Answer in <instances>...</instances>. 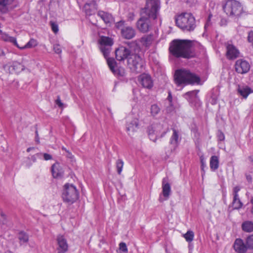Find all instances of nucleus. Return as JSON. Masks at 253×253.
Segmentation results:
<instances>
[{"label": "nucleus", "mask_w": 253, "mask_h": 253, "mask_svg": "<svg viewBox=\"0 0 253 253\" xmlns=\"http://www.w3.org/2000/svg\"><path fill=\"white\" fill-rule=\"evenodd\" d=\"M160 6L158 3L154 1L151 7H145L142 12V16L136 23L137 29L142 33L147 32L151 28V20H155L158 14Z\"/></svg>", "instance_id": "obj_3"}, {"label": "nucleus", "mask_w": 253, "mask_h": 253, "mask_svg": "<svg viewBox=\"0 0 253 253\" xmlns=\"http://www.w3.org/2000/svg\"><path fill=\"white\" fill-rule=\"evenodd\" d=\"M224 11L229 16H238L243 12L241 4L235 0H228L223 7Z\"/></svg>", "instance_id": "obj_8"}, {"label": "nucleus", "mask_w": 253, "mask_h": 253, "mask_svg": "<svg viewBox=\"0 0 253 253\" xmlns=\"http://www.w3.org/2000/svg\"><path fill=\"white\" fill-rule=\"evenodd\" d=\"M240 190V187L238 186H236L234 187L233 189V197H237L239 196L238 192Z\"/></svg>", "instance_id": "obj_43"}, {"label": "nucleus", "mask_w": 253, "mask_h": 253, "mask_svg": "<svg viewBox=\"0 0 253 253\" xmlns=\"http://www.w3.org/2000/svg\"><path fill=\"white\" fill-rule=\"evenodd\" d=\"M178 145V134L175 129L173 130V134L170 138L169 142V149L166 151L168 156H170L175 152Z\"/></svg>", "instance_id": "obj_12"}, {"label": "nucleus", "mask_w": 253, "mask_h": 253, "mask_svg": "<svg viewBox=\"0 0 253 253\" xmlns=\"http://www.w3.org/2000/svg\"><path fill=\"white\" fill-rule=\"evenodd\" d=\"M160 111V108L157 104H153L151 107V113L153 116L157 115Z\"/></svg>", "instance_id": "obj_34"}, {"label": "nucleus", "mask_w": 253, "mask_h": 253, "mask_svg": "<svg viewBox=\"0 0 253 253\" xmlns=\"http://www.w3.org/2000/svg\"><path fill=\"white\" fill-rule=\"evenodd\" d=\"M250 202L253 205V207H252V208L251 209V212L253 214V196H252L251 198Z\"/></svg>", "instance_id": "obj_54"}, {"label": "nucleus", "mask_w": 253, "mask_h": 253, "mask_svg": "<svg viewBox=\"0 0 253 253\" xmlns=\"http://www.w3.org/2000/svg\"><path fill=\"white\" fill-rule=\"evenodd\" d=\"M62 198L64 202L69 204L75 202L79 198V193L76 187L73 184L66 183L64 186Z\"/></svg>", "instance_id": "obj_7"}, {"label": "nucleus", "mask_w": 253, "mask_h": 253, "mask_svg": "<svg viewBox=\"0 0 253 253\" xmlns=\"http://www.w3.org/2000/svg\"><path fill=\"white\" fill-rule=\"evenodd\" d=\"M21 66V65L20 63L14 62L9 67L10 72H18V68L20 69Z\"/></svg>", "instance_id": "obj_35"}, {"label": "nucleus", "mask_w": 253, "mask_h": 253, "mask_svg": "<svg viewBox=\"0 0 253 253\" xmlns=\"http://www.w3.org/2000/svg\"><path fill=\"white\" fill-rule=\"evenodd\" d=\"M0 34L2 35L1 38L3 41L6 42H7L8 41V39L10 37V36H9L7 34L3 33V32L2 34Z\"/></svg>", "instance_id": "obj_49"}, {"label": "nucleus", "mask_w": 253, "mask_h": 253, "mask_svg": "<svg viewBox=\"0 0 253 253\" xmlns=\"http://www.w3.org/2000/svg\"><path fill=\"white\" fill-rule=\"evenodd\" d=\"M167 99L170 102H171L172 101V95H171V93L170 91L169 92V95H168Z\"/></svg>", "instance_id": "obj_52"}, {"label": "nucleus", "mask_w": 253, "mask_h": 253, "mask_svg": "<svg viewBox=\"0 0 253 253\" xmlns=\"http://www.w3.org/2000/svg\"><path fill=\"white\" fill-rule=\"evenodd\" d=\"M246 177L248 182H250L252 181V177L250 174H246Z\"/></svg>", "instance_id": "obj_51"}, {"label": "nucleus", "mask_w": 253, "mask_h": 253, "mask_svg": "<svg viewBox=\"0 0 253 253\" xmlns=\"http://www.w3.org/2000/svg\"><path fill=\"white\" fill-rule=\"evenodd\" d=\"M97 14L105 23H111L113 19L111 14L103 11H98Z\"/></svg>", "instance_id": "obj_24"}, {"label": "nucleus", "mask_w": 253, "mask_h": 253, "mask_svg": "<svg viewBox=\"0 0 253 253\" xmlns=\"http://www.w3.org/2000/svg\"><path fill=\"white\" fill-rule=\"evenodd\" d=\"M38 44V42L37 40L31 39L24 46L21 47V49H24L26 48H32L34 47L37 46Z\"/></svg>", "instance_id": "obj_31"}, {"label": "nucleus", "mask_w": 253, "mask_h": 253, "mask_svg": "<svg viewBox=\"0 0 253 253\" xmlns=\"http://www.w3.org/2000/svg\"><path fill=\"white\" fill-rule=\"evenodd\" d=\"M31 165H32V163H27L26 164V166H27L28 167H30Z\"/></svg>", "instance_id": "obj_56"}, {"label": "nucleus", "mask_w": 253, "mask_h": 253, "mask_svg": "<svg viewBox=\"0 0 253 253\" xmlns=\"http://www.w3.org/2000/svg\"><path fill=\"white\" fill-rule=\"evenodd\" d=\"M248 41L252 43L253 45V31H251L248 33Z\"/></svg>", "instance_id": "obj_42"}, {"label": "nucleus", "mask_w": 253, "mask_h": 253, "mask_svg": "<svg viewBox=\"0 0 253 253\" xmlns=\"http://www.w3.org/2000/svg\"><path fill=\"white\" fill-rule=\"evenodd\" d=\"M207 24H206L205 25V29L207 28Z\"/></svg>", "instance_id": "obj_58"}, {"label": "nucleus", "mask_w": 253, "mask_h": 253, "mask_svg": "<svg viewBox=\"0 0 253 253\" xmlns=\"http://www.w3.org/2000/svg\"><path fill=\"white\" fill-rule=\"evenodd\" d=\"M200 78L195 74L185 69H179L174 74V82L177 85L182 84H194L199 83Z\"/></svg>", "instance_id": "obj_5"}, {"label": "nucleus", "mask_w": 253, "mask_h": 253, "mask_svg": "<svg viewBox=\"0 0 253 253\" xmlns=\"http://www.w3.org/2000/svg\"><path fill=\"white\" fill-rule=\"evenodd\" d=\"M57 253H65L68 250V245L67 243V240L61 235H59L57 237Z\"/></svg>", "instance_id": "obj_14"}, {"label": "nucleus", "mask_w": 253, "mask_h": 253, "mask_svg": "<svg viewBox=\"0 0 253 253\" xmlns=\"http://www.w3.org/2000/svg\"><path fill=\"white\" fill-rule=\"evenodd\" d=\"M242 228L243 231L246 232L253 231V222L251 221H246L242 224Z\"/></svg>", "instance_id": "obj_28"}, {"label": "nucleus", "mask_w": 253, "mask_h": 253, "mask_svg": "<svg viewBox=\"0 0 253 253\" xmlns=\"http://www.w3.org/2000/svg\"><path fill=\"white\" fill-rule=\"evenodd\" d=\"M246 243L248 249H253V235H250L247 238Z\"/></svg>", "instance_id": "obj_36"}, {"label": "nucleus", "mask_w": 253, "mask_h": 253, "mask_svg": "<svg viewBox=\"0 0 253 253\" xmlns=\"http://www.w3.org/2000/svg\"><path fill=\"white\" fill-rule=\"evenodd\" d=\"M119 248L120 250L123 251V252H127V248L125 243L121 242V243H120Z\"/></svg>", "instance_id": "obj_40"}, {"label": "nucleus", "mask_w": 253, "mask_h": 253, "mask_svg": "<svg viewBox=\"0 0 253 253\" xmlns=\"http://www.w3.org/2000/svg\"><path fill=\"white\" fill-rule=\"evenodd\" d=\"M153 40V35H145L140 39V42L144 46L146 47L149 46Z\"/></svg>", "instance_id": "obj_25"}, {"label": "nucleus", "mask_w": 253, "mask_h": 253, "mask_svg": "<svg viewBox=\"0 0 253 253\" xmlns=\"http://www.w3.org/2000/svg\"><path fill=\"white\" fill-rule=\"evenodd\" d=\"M125 21L121 20L119 22L116 23V27L117 29H120L121 30V29L123 27H125L124 26Z\"/></svg>", "instance_id": "obj_45"}, {"label": "nucleus", "mask_w": 253, "mask_h": 253, "mask_svg": "<svg viewBox=\"0 0 253 253\" xmlns=\"http://www.w3.org/2000/svg\"><path fill=\"white\" fill-rule=\"evenodd\" d=\"M18 238L21 245L27 243L29 241L28 235L24 231H21L19 233Z\"/></svg>", "instance_id": "obj_30"}, {"label": "nucleus", "mask_w": 253, "mask_h": 253, "mask_svg": "<svg viewBox=\"0 0 253 253\" xmlns=\"http://www.w3.org/2000/svg\"><path fill=\"white\" fill-rule=\"evenodd\" d=\"M194 236V233L192 231L189 230L185 234L183 237L185 239L186 241L188 242H191L193 240Z\"/></svg>", "instance_id": "obj_32"}, {"label": "nucleus", "mask_w": 253, "mask_h": 253, "mask_svg": "<svg viewBox=\"0 0 253 253\" xmlns=\"http://www.w3.org/2000/svg\"><path fill=\"white\" fill-rule=\"evenodd\" d=\"M62 149L63 150H64L67 153H68V157H70V156L72 155V154L68 151L67 150V149L66 148H65L64 147H62Z\"/></svg>", "instance_id": "obj_53"}, {"label": "nucleus", "mask_w": 253, "mask_h": 253, "mask_svg": "<svg viewBox=\"0 0 253 253\" xmlns=\"http://www.w3.org/2000/svg\"><path fill=\"white\" fill-rule=\"evenodd\" d=\"M99 42L100 44V46H111L113 44V42L111 38L105 36L100 37Z\"/></svg>", "instance_id": "obj_26"}, {"label": "nucleus", "mask_w": 253, "mask_h": 253, "mask_svg": "<svg viewBox=\"0 0 253 253\" xmlns=\"http://www.w3.org/2000/svg\"><path fill=\"white\" fill-rule=\"evenodd\" d=\"M1 54H2V55H4V52H3V51H2V52Z\"/></svg>", "instance_id": "obj_59"}, {"label": "nucleus", "mask_w": 253, "mask_h": 253, "mask_svg": "<svg viewBox=\"0 0 253 253\" xmlns=\"http://www.w3.org/2000/svg\"><path fill=\"white\" fill-rule=\"evenodd\" d=\"M147 132L150 140L155 142L157 138L164 137L167 131L163 130V126L159 123H153L147 127Z\"/></svg>", "instance_id": "obj_9"}, {"label": "nucleus", "mask_w": 253, "mask_h": 253, "mask_svg": "<svg viewBox=\"0 0 253 253\" xmlns=\"http://www.w3.org/2000/svg\"><path fill=\"white\" fill-rule=\"evenodd\" d=\"M34 148V147H29L27 149V151L28 152H29L31 150L33 149Z\"/></svg>", "instance_id": "obj_55"}, {"label": "nucleus", "mask_w": 253, "mask_h": 253, "mask_svg": "<svg viewBox=\"0 0 253 253\" xmlns=\"http://www.w3.org/2000/svg\"><path fill=\"white\" fill-rule=\"evenodd\" d=\"M96 7V2L93 0L89 3H86L84 5V9L87 15H91L94 13Z\"/></svg>", "instance_id": "obj_23"}, {"label": "nucleus", "mask_w": 253, "mask_h": 253, "mask_svg": "<svg viewBox=\"0 0 253 253\" xmlns=\"http://www.w3.org/2000/svg\"><path fill=\"white\" fill-rule=\"evenodd\" d=\"M100 50L104 57L107 59V64L112 73L116 76L124 77L126 72L124 68L119 66L113 58H109L111 46H100Z\"/></svg>", "instance_id": "obj_6"}, {"label": "nucleus", "mask_w": 253, "mask_h": 253, "mask_svg": "<svg viewBox=\"0 0 253 253\" xmlns=\"http://www.w3.org/2000/svg\"><path fill=\"white\" fill-rule=\"evenodd\" d=\"M199 90H194L188 91L183 94L184 97L188 100L192 106L196 108L200 107L201 102L198 96Z\"/></svg>", "instance_id": "obj_10"}, {"label": "nucleus", "mask_w": 253, "mask_h": 253, "mask_svg": "<svg viewBox=\"0 0 253 253\" xmlns=\"http://www.w3.org/2000/svg\"><path fill=\"white\" fill-rule=\"evenodd\" d=\"M51 172L54 178H61L64 175V170L58 163H56L52 166Z\"/></svg>", "instance_id": "obj_18"}, {"label": "nucleus", "mask_w": 253, "mask_h": 253, "mask_svg": "<svg viewBox=\"0 0 253 253\" xmlns=\"http://www.w3.org/2000/svg\"><path fill=\"white\" fill-rule=\"evenodd\" d=\"M210 168L212 170H216L219 167V159L216 156H212L210 159Z\"/></svg>", "instance_id": "obj_27"}, {"label": "nucleus", "mask_w": 253, "mask_h": 253, "mask_svg": "<svg viewBox=\"0 0 253 253\" xmlns=\"http://www.w3.org/2000/svg\"><path fill=\"white\" fill-rule=\"evenodd\" d=\"M238 93L244 98H247L248 95L253 92V90L248 85H238L237 88Z\"/></svg>", "instance_id": "obj_20"}, {"label": "nucleus", "mask_w": 253, "mask_h": 253, "mask_svg": "<svg viewBox=\"0 0 253 253\" xmlns=\"http://www.w3.org/2000/svg\"><path fill=\"white\" fill-rule=\"evenodd\" d=\"M171 192L170 185L169 182V178L167 177H164L162 181V194L167 200Z\"/></svg>", "instance_id": "obj_19"}, {"label": "nucleus", "mask_w": 253, "mask_h": 253, "mask_svg": "<svg viewBox=\"0 0 253 253\" xmlns=\"http://www.w3.org/2000/svg\"><path fill=\"white\" fill-rule=\"evenodd\" d=\"M159 201H161V202H162V201H163L162 200H161V199L160 198V199H159Z\"/></svg>", "instance_id": "obj_61"}, {"label": "nucleus", "mask_w": 253, "mask_h": 253, "mask_svg": "<svg viewBox=\"0 0 253 253\" xmlns=\"http://www.w3.org/2000/svg\"><path fill=\"white\" fill-rule=\"evenodd\" d=\"M217 136L218 140L223 141L224 140V138H225L224 134L221 130L218 131Z\"/></svg>", "instance_id": "obj_41"}, {"label": "nucleus", "mask_w": 253, "mask_h": 253, "mask_svg": "<svg viewBox=\"0 0 253 253\" xmlns=\"http://www.w3.org/2000/svg\"><path fill=\"white\" fill-rule=\"evenodd\" d=\"M0 34H2V32L0 29Z\"/></svg>", "instance_id": "obj_60"}, {"label": "nucleus", "mask_w": 253, "mask_h": 253, "mask_svg": "<svg viewBox=\"0 0 253 253\" xmlns=\"http://www.w3.org/2000/svg\"><path fill=\"white\" fill-rule=\"evenodd\" d=\"M42 155H43L44 159L46 161L51 160L52 158V157L51 155L47 153H44L43 154H42Z\"/></svg>", "instance_id": "obj_48"}, {"label": "nucleus", "mask_w": 253, "mask_h": 253, "mask_svg": "<svg viewBox=\"0 0 253 253\" xmlns=\"http://www.w3.org/2000/svg\"><path fill=\"white\" fill-rule=\"evenodd\" d=\"M140 51V48L136 44L127 47L121 46L115 50L116 58L119 61L127 59L131 71L139 73L144 70V61L139 55Z\"/></svg>", "instance_id": "obj_1"}, {"label": "nucleus", "mask_w": 253, "mask_h": 253, "mask_svg": "<svg viewBox=\"0 0 253 253\" xmlns=\"http://www.w3.org/2000/svg\"><path fill=\"white\" fill-rule=\"evenodd\" d=\"M139 121L137 119L134 118L126 124V130L129 134L130 132H133L138 129Z\"/></svg>", "instance_id": "obj_21"}, {"label": "nucleus", "mask_w": 253, "mask_h": 253, "mask_svg": "<svg viewBox=\"0 0 253 253\" xmlns=\"http://www.w3.org/2000/svg\"><path fill=\"white\" fill-rule=\"evenodd\" d=\"M42 156V153H37L36 155H33L31 158L28 157L27 159L29 160L32 161L33 163L36 162L37 158H40Z\"/></svg>", "instance_id": "obj_37"}, {"label": "nucleus", "mask_w": 253, "mask_h": 253, "mask_svg": "<svg viewBox=\"0 0 253 253\" xmlns=\"http://www.w3.org/2000/svg\"><path fill=\"white\" fill-rule=\"evenodd\" d=\"M175 22L183 31H193L196 26L195 17L190 13L184 12L175 16Z\"/></svg>", "instance_id": "obj_4"}, {"label": "nucleus", "mask_w": 253, "mask_h": 253, "mask_svg": "<svg viewBox=\"0 0 253 253\" xmlns=\"http://www.w3.org/2000/svg\"><path fill=\"white\" fill-rule=\"evenodd\" d=\"M53 50L57 54H60L62 52L60 46L58 44H56L53 45Z\"/></svg>", "instance_id": "obj_38"}, {"label": "nucleus", "mask_w": 253, "mask_h": 253, "mask_svg": "<svg viewBox=\"0 0 253 253\" xmlns=\"http://www.w3.org/2000/svg\"><path fill=\"white\" fill-rule=\"evenodd\" d=\"M50 25L53 32L55 33H57L58 31V27L57 24L54 22H50Z\"/></svg>", "instance_id": "obj_39"}, {"label": "nucleus", "mask_w": 253, "mask_h": 253, "mask_svg": "<svg viewBox=\"0 0 253 253\" xmlns=\"http://www.w3.org/2000/svg\"><path fill=\"white\" fill-rule=\"evenodd\" d=\"M236 71L239 74L247 73L250 70V65L249 63L243 59H238L235 65Z\"/></svg>", "instance_id": "obj_13"}, {"label": "nucleus", "mask_w": 253, "mask_h": 253, "mask_svg": "<svg viewBox=\"0 0 253 253\" xmlns=\"http://www.w3.org/2000/svg\"><path fill=\"white\" fill-rule=\"evenodd\" d=\"M14 0H0V15L6 13L9 11V7Z\"/></svg>", "instance_id": "obj_22"}, {"label": "nucleus", "mask_w": 253, "mask_h": 253, "mask_svg": "<svg viewBox=\"0 0 253 253\" xmlns=\"http://www.w3.org/2000/svg\"><path fill=\"white\" fill-rule=\"evenodd\" d=\"M138 81L143 87L150 89L153 85L151 76L148 74H143L138 77Z\"/></svg>", "instance_id": "obj_15"}, {"label": "nucleus", "mask_w": 253, "mask_h": 253, "mask_svg": "<svg viewBox=\"0 0 253 253\" xmlns=\"http://www.w3.org/2000/svg\"><path fill=\"white\" fill-rule=\"evenodd\" d=\"M234 249L238 253H245L248 248L246 243L245 244L243 240L241 239H237L234 244Z\"/></svg>", "instance_id": "obj_17"}, {"label": "nucleus", "mask_w": 253, "mask_h": 253, "mask_svg": "<svg viewBox=\"0 0 253 253\" xmlns=\"http://www.w3.org/2000/svg\"><path fill=\"white\" fill-rule=\"evenodd\" d=\"M170 53L176 58L189 59L195 57L192 41L188 40H174L169 47Z\"/></svg>", "instance_id": "obj_2"}, {"label": "nucleus", "mask_w": 253, "mask_h": 253, "mask_svg": "<svg viewBox=\"0 0 253 253\" xmlns=\"http://www.w3.org/2000/svg\"><path fill=\"white\" fill-rule=\"evenodd\" d=\"M7 42H9L11 43H14V45H16L17 47H18V48H21V47H20L18 44H17V42H16V39L14 37H10L8 39V41Z\"/></svg>", "instance_id": "obj_47"}, {"label": "nucleus", "mask_w": 253, "mask_h": 253, "mask_svg": "<svg viewBox=\"0 0 253 253\" xmlns=\"http://www.w3.org/2000/svg\"><path fill=\"white\" fill-rule=\"evenodd\" d=\"M200 162H201V169L204 171V168L206 167V161L204 159V158L203 157V156H201L200 157Z\"/></svg>", "instance_id": "obj_44"}, {"label": "nucleus", "mask_w": 253, "mask_h": 253, "mask_svg": "<svg viewBox=\"0 0 253 253\" xmlns=\"http://www.w3.org/2000/svg\"><path fill=\"white\" fill-rule=\"evenodd\" d=\"M117 172L119 174H121L124 166V162L122 160L118 159L116 163Z\"/></svg>", "instance_id": "obj_33"}, {"label": "nucleus", "mask_w": 253, "mask_h": 253, "mask_svg": "<svg viewBox=\"0 0 253 253\" xmlns=\"http://www.w3.org/2000/svg\"><path fill=\"white\" fill-rule=\"evenodd\" d=\"M225 45L226 49V56L227 59L233 60L239 57L240 52L235 46L229 42L225 43Z\"/></svg>", "instance_id": "obj_11"}, {"label": "nucleus", "mask_w": 253, "mask_h": 253, "mask_svg": "<svg viewBox=\"0 0 253 253\" xmlns=\"http://www.w3.org/2000/svg\"><path fill=\"white\" fill-rule=\"evenodd\" d=\"M35 140L38 143L40 142V138L39 137V134L37 130L36 131Z\"/></svg>", "instance_id": "obj_50"}, {"label": "nucleus", "mask_w": 253, "mask_h": 253, "mask_svg": "<svg viewBox=\"0 0 253 253\" xmlns=\"http://www.w3.org/2000/svg\"><path fill=\"white\" fill-rule=\"evenodd\" d=\"M233 208L235 210H239L243 206V203L241 201L239 196L233 197L232 203Z\"/></svg>", "instance_id": "obj_29"}, {"label": "nucleus", "mask_w": 253, "mask_h": 253, "mask_svg": "<svg viewBox=\"0 0 253 253\" xmlns=\"http://www.w3.org/2000/svg\"><path fill=\"white\" fill-rule=\"evenodd\" d=\"M55 103L60 108H63L64 107V104L61 102V100L60 99V96H58L57 99L55 100Z\"/></svg>", "instance_id": "obj_46"}, {"label": "nucleus", "mask_w": 253, "mask_h": 253, "mask_svg": "<svg viewBox=\"0 0 253 253\" xmlns=\"http://www.w3.org/2000/svg\"><path fill=\"white\" fill-rule=\"evenodd\" d=\"M129 19H130V21H132L133 20V16H132V17H129Z\"/></svg>", "instance_id": "obj_57"}, {"label": "nucleus", "mask_w": 253, "mask_h": 253, "mask_svg": "<svg viewBox=\"0 0 253 253\" xmlns=\"http://www.w3.org/2000/svg\"><path fill=\"white\" fill-rule=\"evenodd\" d=\"M121 35L125 39L130 40L133 38L135 36V30L130 26L123 27L121 29Z\"/></svg>", "instance_id": "obj_16"}]
</instances>
